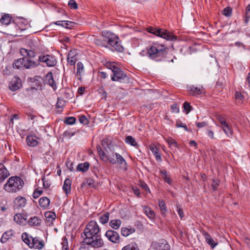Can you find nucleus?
Listing matches in <instances>:
<instances>
[{"label":"nucleus","mask_w":250,"mask_h":250,"mask_svg":"<svg viewBox=\"0 0 250 250\" xmlns=\"http://www.w3.org/2000/svg\"><path fill=\"white\" fill-rule=\"evenodd\" d=\"M166 53V48L164 45L154 43L146 48V55L151 60L160 61Z\"/></svg>","instance_id":"1"},{"label":"nucleus","mask_w":250,"mask_h":250,"mask_svg":"<svg viewBox=\"0 0 250 250\" xmlns=\"http://www.w3.org/2000/svg\"><path fill=\"white\" fill-rule=\"evenodd\" d=\"M39 46V40L38 39H32L30 41L28 48H21L20 53L21 56H27L32 60L40 50Z\"/></svg>","instance_id":"2"},{"label":"nucleus","mask_w":250,"mask_h":250,"mask_svg":"<svg viewBox=\"0 0 250 250\" xmlns=\"http://www.w3.org/2000/svg\"><path fill=\"white\" fill-rule=\"evenodd\" d=\"M23 185L24 182L20 177L12 176L8 179L4 188L9 192H16L21 190Z\"/></svg>","instance_id":"3"},{"label":"nucleus","mask_w":250,"mask_h":250,"mask_svg":"<svg viewBox=\"0 0 250 250\" xmlns=\"http://www.w3.org/2000/svg\"><path fill=\"white\" fill-rule=\"evenodd\" d=\"M22 58L14 61L13 66L14 68L27 69H33L39 65L37 62L34 61L27 56H22Z\"/></svg>","instance_id":"4"},{"label":"nucleus","mask_w":250,"mask_h":250,"mask_svg":"<svg viewBox=\"0 0 250 250\" xmlns=\"http://www.w3.org/2000/svg\"><path fill=\"white\" fill-rule=\"evenodd\" d=\"M21 237L24 243L27 244L30 248L41 250L44 247L43 241L41 240L39 237H33L29 236L26 233H23Z\"/></svg>","instance_id":"5"},{"label":"nucleus","mask_w":250,"mask_h":250,"mask_svg":"<svg viewBox=\"0 0 250 250\" xmlns=\"http://www.w3.org/2000/svg\"><path fill=\"white\" fill-rule=\"evenodd\" d=\"M146 30L152 34L167 40L172 41L176 38V37L164 29L155 28L152 27H148Z\"/></svg>","instance_id":"6"},{"label":"nucleus","mask_w":250,"mask_h":250,"mask_svg":"<svg viewBox=\"0 0 250 250\" xmlns=\"http://www.w3.org/2000/svg\"><path fill=\"white\" fill-rule=\"evenodd\" d=\"M83 233L85 238L92 237L95 235L99 234L100 233V228L97 223L94 221H91L86 225Z\"/></svg>","instance_id":"7"},{"label":"nucleus","mask_w":250,"mask_h":250,"mask_svg":"<svg viewBox=\"0 0 250 250\" xmlns=\"http://www.w3.org/2000/svg\"><path fill=\"white\" fill-rule=\"evenodd\" d=\"M109 69L112 71L113 75L111 79L113 81L122 82L126 78V75L120 68L113 64H109Z\"/></svg>","instance_id":"8"},{"label":"nucleus","mask_w":250,"mask_h":250,"mask_svg":"<svg viewBox=\"0 0 250 250\" xmlns=\"http://www.w3.org/2000/svg\"><path fill=\"white\" fill-rule=\"evenodd\" d=\"M84 241L86 244L90 245L94 248H100L104 245L100 234L85 238Z\"/></svg>","instance_id":"9"},{"label":"nucleus","mask_w":250,"mask_h":250,"mask_svg":"<svg viewBox=\"0 0 250 250\" xmlns=\"http://www.w3.org/2000/svg\"><path fill=\"white\" fill-rule=\"evenodd\" d=\"M37 62L39 63L40 62L45 63L48 67H53L56 64L57 61L53 55L42 54L38 57Z\"/></svg>","instance_id":"10"},{"label":"nucleus","mask_w":250,"mask_h":250,"mask_svg":"<svg viewBox=\"0 0 250 250\" xmlns=\"http://www.w3.org/2000/svg\"><path fill=\"white\" fill-rule=\"evenodd\" d=\"M118 41V37L112 36L107 38V42L108 44L113 47V49L118 52H122L124 50V48L119 42Z\"/></svg>","instance_id":"11"},{"label":"nucleus","mask_w":250,"mask_h":250,"mask_svg":"<svg viewBox=\"0 0 250 250\" xmlns=\"http://www.w3.org/2000/svg\"><path fill=\"white\" fill-rule=\"evenodd\" d=\"M21 81L18 77H14L11 81L9 85V89L15 91L21 87Z\"/></svg>","instance_id":"12"},{"label":"nucleus","mask_w":250,"mask_h":250,"mask_svg":"<svg viewBox=\"0 0 250 250\" xmlns=\"http://www.w3.org/2000/svg\"><path fill=\"white\" fill-rule=\"evenodd\" d=\"M105 236L111 242L115 243H118L120 236L119 234L113 230H108L106 232Z\"/></svg>","instance_id":"13"},{"label":"nucleus","mask_w":250,"mask_h":250,"mask_svg":"<svg viewBox=\"0 0 250 250\" xmlns=\"http://www.w3.org/2000/svg\"><path fill=\"white\" fill-rule=\"evenodd\" d=\"M154 248L156 250H169L170 246L166 240H161L154 244Z\"/></svg>","instance_id":"14"},{"label":"nucleus","mask_w":250,"mask_h":250,"mask_svg":"<svg viewBox=\"0 0 250 250\" xmlns=\"http://www.w3.org/2000/svg\"><path fill=\"white\" fill-rule=\"evenodd\" d=\"M77 51L76 50H72L69 51L67 55V62H68L72 65H73L75 64L77 61Z\"/></svg>","instance_id":"15"},{"label":"nucleus","mask_w":250,"mask_h":250,"mask_svg":"<svg viewBox=\"0 0 250 250\" xmlns=\"http://www.w3.org/2000/svg\"><path fill=\"white\" fill-rule=\"evenodd\" d=\"M188 91L190 92L191 94L194 96H198L203 92L204 89L202 87H197L192 85L188 87Z\"/></svg>","instance_id":"16"},{"label":"nucleus","mask_w":250,"mask_h":250,"mask_svg":"<svg viewBox=\"0 0 250 250\" xmlns=\"http://www.w3.org/2000/svg\"><path fill=\"white\" fill-rule=\"evenodd\" d=\"M202 234L204 236L206 242L211 246L212 248H214L217 245V243H215L213 239L207 232L204 231L202 232Z\"/></svg>","instance_id":"17"},{"label":"nucleus","mask_w":250,"mask_h":250,"mask_svg":"<svg viewBox=\"0 0 250 250\" xmlns=\"http://www.w3.org/2000/svg\"><path fill=\"white\" fill-rule=\"evenodd\" d=\"M27 144L29 146H35L38 144L37 137L33 135L28 136L26 138Z\"/></svg>","instance_id":"18"},{"label":"nucleus","mask_w":250,"mask_h":250,"mask_svg":"<svg viewBox=\"0 0 250 250\" xmlns=\"http://www.w3.org/2000/svg\"><path fill=\"white\" fill-rule=\"evenodd\" d=\"M99 154L102 160L105 162L108 161L112 164H116V160L113 158L108 156L104 151L101 150V151L99 152Z\"/></svg>","instance_id":"19"},{"label":"nucleus","mask_w":250,"mask_h":250,"mask_svg":"<svg viewBox=\"0 0 250 250\" xmlns=\"http://www.w3.org/2000/svg\"><path fill=\"white\" fill-rule=\"evenodd\" d=\"M14 220L19 225H23L25 224L26 219L24 217L23 214L18 213L14 215Z\"/></svg>","instance_id":"20"},{"label":"nucleus","mask_w":250,"mask_h":250,"mask_svg":"<svg viewBox=\"0 0 250 250\" xmlns=\"http://www.w3.org/2000/svg\"><path fill=\"white\" fill-rule=\"evenodd\" d=\"M14 235L13 231L10 230L6 231L3 234L0 239V242L2 243H5L7 241L11 238Z\"/></svg>","instance_id":"21"},{"label":"nucleus","mask_w":250,"mask_h":250,"mask_svg":"<svg viewBox=\"0 0 250 250\" xmlns=\"http://www.w3.org/2000/svg\"><path fill=\"white\" fill-rule=\"evenodd\" d=\"M115 155L116 158V163H118L123 167H126L127 163L125 159L119 153H115Z\"/></svg>","instance_id":"22"},{"label":"nucleus","mask_w":250,"mask_h":250,"mask_svg":"<svg viewBox=\"0 0 250 250\" xmlns=\"http://www.w3.org/2000/svg\"><path fill=\"white\" fill-rule=\"evenodd\" d=\"M50 204V200L46 197H42L39 200L40 206L43 208H46Z\"/></svg>","instance_id":"23"},{"label":"nucleus","mask_w":250,"mask_h":250,"mask_svg":"<svg viewBox=\"0 0 250 250\" xmlns=\"http://www.w3.org/2000/svg\"><path fill=\"white\" fill-rule=\"evenodd\" d=\"M16 25L21 30H25L27 26V21L24 19H19L16 23Z\"/></svg>","instance_id":"24"},{"label":"nucleus","mask_w":250,"mask_h":250,"mask_svg":"<svg viewBox=\"0 0 250 250\" xmlns=\"http://www.w3.org/2000/svg\"><path fill=\"white\" fill-rule=\"evenodd\" d=\"M71 186V181L69 179H66L64 182L62 188L67 195L70 192Z\"/></svg>","instance_id":"25"},{"label":"nucleus","mask_w":250,"mask_h":250,"mask_svg":"<svg viewBox=\"0 0 250 250\" xmlns=\"http://www.w3.org/2000/svg\"><path fill=\"white\" fill-rule=\"evenodd\" d=\"M41 223V219L37 216H34L31 217L28 223L30 226H38L40 225Z\"/></svg>","instance_id":"26"},{"label":"nucleus","mask_w":250,"mask_h":250,"mask_svg":"<svg viewBox=\"0 0 250 250\" xmlns=\"http://www.w3.org/2000/svg\"><path fill=\"white\" fill-rule=\"evenodd\" d=\"M144 211L146 215L150 219H153L155 217V213L153 210L149 207H144Z\"/></svg>","instance_id":"27"},{"label":"nucleus","mask_w":250,"mask_h":250,"mask_svg":"<svg viewBox=\"0 0 250 250\" xmlns=\"http://www.w3.org/2000/svg\"><path fill=\"white\" fill-rule=\"evenodd\" d=\"M46 80L48 81V84L54 89L56 88V84L55 82L52 72H49L46 75Z\"/></svg>","instance_id":"28"},{"label":"nucleus","mask_w":250,"mask_h":250,"mask_svg":"<svg viewBox=\"0 0 250 250\" xmlns=\"http://www.w3.org/2000/svg\"><path fill=\"white\" fill-rule=\"evenodd\" d=\"M135 230L134 228H123L121 230V233L123 236L127 237L129 235L134 233Z\"/></svg>","instance_id":"29"},{"label":"nucleus","mask_w":250,"mask_h":250,"mask_svg":"<svg viewBox=\"0 0 250 250\" xmlns=\"http://www.w3.org/2000/svg\"><path fill=\"white\" fill-rule=\"evenodd\" d=\"M121 223L120 219L112 220L109 222V226L113 229H117L121 226Z\"/></svg>","instance_id":"30"},{"label":"nucleus","mask_w":250,"mask_h":250,"mask_svg":"<svg viewBox=\"0 0 250 250\" xmlns=\"http://www.w3.org/2000/svg\"><path fill=\"white\" fill-rule=\"evenodd\" d=\"M89 167V164L88 162L81 163L77 166V170L80 171L85 172L88 169Z\"/></svg>","instance_id":"31"},{"label":"nucleus","mask_w":250,"mask_h":250,"mask_svg":"<svg viewBox=\"0 0 250 250\" xmlns=\"http://www.w3.org/2000/svg\"><path fill=\"white\" fill-rule=\"evenodd\" d=\"M26 202V200L25 198L22 197H19L16 199L15 201V203L19 207H23L25 205Z\"/></svg>","instance_id":"32"},{"label":"nucleus","mask_w":250,"mask_h":250,"mask_svg":"<svg viewBox=\"0 0 250 250\" xmlns=\"http://www.w3.org/2000/svg\"><path fill=\"white\" fill-rule=\"evenodd\" d=\"M46 220L47 222L52 223L56 218V214L53 212H47L44 214Z\"/></svg>","instance_id":"33"},{"label":"nucleus","mask_w":250,"mask_h":250,"mask_svg":"<svg viewBox=\"0 0 250 250\" xmlns=\"http://www.w3.org/2000/svg\"><path fill=\"white\" fill-rule=\"evenodd\" d=\"M222 128L225 134L229 137H231L232 135V130L229 125L228 124L222 126Z\"/></svg>","instance_id":"34"},{"label":"nucleus","mask_w":250,"mask_h":250,"mask_svg":"<svg viewBox=\"0 0 250 250\" xmlns=\"http://www.w3.org/2000/svg\"><path fill=\"white\" fill-rule=\"evenodd\" d=\"M150 149L155 156L156 159L157 160L161 159V157L160 154L159 153L158 149L155 145H151L150 146Z\"/></svg>","instance_id":"35"},{"label":"nucleus","mask_w":250,"mask_h":250,"mask_svg":"<svg viewBox=\"0 0 250 250\" xmlns=\"http://www.w3.org/2000/svg\"><path fill=\"white\" fill-rule=\"evenodd\" d=\"M9 173L6 168L0 171V182L2 183L8 176Z\"/></svg>","instance_id":"36"},{"label":"nucleus","mask_w":250,"mask_h":250,"mask_svg":"<svg viewBox=\"0 0 250 250\" xmlns=\"http://www.w3.org/2000/svg\"><path fill=\"white\" fill-rule=\"evenodd\" d=\"M12 17L9 15H5L1 18L0 22L2 24L8 25L11 21Z\"/></svg>","instance_id":"37"},{"label":"nucleus","mask_w":250,"mask_h":250,"mask_svg":"<svg viewBox=\"0 0 250 250\" xmlns=\"http://www.w3.org/2000/svg\"><path fill=\"white\" fill-rule=\"evenodd\" d=\"M125 142L126 143L129 144L132 146H137V143L135 139L131 136H127L126 137Z\"/></svg>","instance_id":"38"},{"label":"nucleus","mask_w":250,"mask_h":250,"mask_svg":"<svg viewBox=\"0 0 250 250\" xmlns=\"http://www.w3.org/2000/svg\"><path fill=\"white\" fill-rule=\"evenodd\" d=\"M109 212H106L99 218V221L102 224H104L108 222L109 220Z\"/></svg>","instance_id":"39"},{"label":"nucleus","mask_w":250,"mask_h":250,"mask_svg":"<svg viewBox=\"0 0 250 250\" xmlns=\"http://www.w3.org/2000/svg\"><path fill=\"white\" fill-rule=\"evenodd\" d=\"M159 206L162 212V215L164 216L167 211L166 204L163 200L159 201Z\"/></svg>","instance_id":"40"},{"label":"nucleus","mask_w":250,"mask_h":250,"mask_svg":"<svg viewBox=\"0 0 250 250\" xmlns=\"http://www.w3.org/2000/svg\"><path fill=\"white\" fill-rule=\"evenodd\" d=\"M111 145V141L107 139H104L102 141V145L104 149L107 151V149H110V146Z\"/></svg>","instance_id":"41"},{"label":"nucleus","mask_w":250,"mask_h":250,"mask_svg":"<svg viewBox=\"0 0 250 250\" xmlns=\"http://www.w3.org/2000/svg\"><path fill=\"white\" fill-rule=\"evenodd\" d=\"M122 250H139V249L136 244H130L125 246Z\"/></svg>","instance_id":"42"},{"label":"nucleus","mask_w":250,"mask_h":250,"mask_svg":"<svg viewBox=\"0 0 250 250\" xmlns=\"http://www.w3.org/2000/svg\"><path fill=\"white\" fill-rule=\"evenodd\" d=\"M64 23H62V26L68 29H71L74 27V25L76 24V23L70 21H63Z\"/></svg>","instance_id":"43"},{"label":"nucleus","mask_w":250,"mask_h":250,"mask_svg":"<svg viewBox=\"0 0 250 250\" xmlns=\"http://www.w3.org/2000/svg\"><path fill=\"white\" fill-rule=\"evenodd\" d=\"M64 105V101L63 100L59 98L56 104V108L58 109L59 111H62V107Z\"/></svg>","instance_id":"44"},{"label":"nucleus","mask_w":250,"mask_h":250,"mask_svg":"<svg viewBox=\"0 0 250 250\" xmlns=\"http://www.w3.org/2000/svg\"><path fill=\"white\" fill-rule=\"evenodd\" d=\"M167 142L170 146H174L175 147H178V146L176 141L171 137H168Z\"/></svg>","instance_id":"45"},{"label":"nucleus","mask_w":250,"mask_h":250,"mask_svg":"<svg viewBox=\"0 0 250 250\" xmlns=\"http://www.w3.org/2000/svg\"><path fill=\"white\" fill-rule=\"evenodd\" d=\"M84 69L83 65L81 62H78L77 64V74L81 75Z\"/></svg>","instance_id":"46"},{"label":"nucleus","mask_w":250,"mask_h":250,"mask_svg":"<svg viewBox=\"0 0 250 250\" xmlns=\"http://www.w3.org/2000/svg\"><path fill=\"white\" fill-rule=\"evenodd\" d=\"M219 184H220L219 180H218L217 179H213L212 180V183H211V188H212V189L214 191L216 190L217 189L219 185Z\"/></svg>","instance_id":"47"},{"label":"nucleus","mask_w":250,"mask_h":250,"mask_svg":"<svg viewBox=\"0 0 250 250\" xmlns=\"http://www.w3.org/2000/svg\"><path fill=\"white\" fill-rule=\"evenodd\" d=\"M80 122L84 125L88 124V120L84 115H80L79 116Z\"/></svg>","instance_id":"48"},{"label":"nucleus","mask_w":250,"mask_h":250,"mask_svg":"<svg viewBox=\"0 0 250 250\" xmlns=\"http://www.w3.org/2000/svg\"><path fill=\"white\" fill-rule=\"evenodd\" d=\"M68 5L71 9H77L78 8L77 3L74 0H69Z\"/></svg>","instance_id":"49"},{"label":"nucleus","mask_w":250,"mask_h":250,"mask_svg":"<svg viewBox=\"0 0 250 250\" xmlns=\"http://www.w3.org/2000/svg\"><path fill=\"white\" fill-rule=\"evenodd\" d=\"M183 107L187 114H188L191 111L192 108L189 104L187 102H185L184 103Z\"/></svg>","instance_id":"50"},{"label":"nucleus","mask_w":250,"mask_h":250,"mask_svg":"<svg viewBox=\"0 0 250 250\" xmlns=\"http://www.w3.org/2000/svg\"><path fill=\"white\" fill-rule=\"evenodd\" d=\"M232 12V9L229 7H227L223 10V14L227 17H229L231 15Z\"/></svg>","instance_id":"51"},{"label":"nucleus","mask_w":250,"mask_h":250,"mask_svg":"<svg viewBox=\"0 0 250 250\" xmlns=\"http://www.w3.org/2000/svg\"><path fill=\"white\" fill-rule=\"evenodd\" d=\"M42 193V191L40 190L39 188H36L33 193V197L35 199L38 198Z\"/></svg>","instance_id":"52"},{"label":"nucleus","mask_w":250,"mask_h":250,"mask_svg":"<svg viewBox=\"0 0 250 250\" xmlns=\"http://www.w3.org/2000/svg\"><path fill=\"white\" fill-rule=\"evenodd\" d=\"M75 122L76 118L73 117H68L65 121V123L67 125H73Z\"/></svg>","instance_id":"53"},{"label":"nucleus","mask_w":250,"mask_h":250,"mask_svg":"<svg viewBox=\"0 0 250 250\" xmlns=\"http://www.w3.org/2000/svg\"><path fill=\"white\" fill-rule=\"evenodd\" d=\"M176 125L177 127H183L186 131H188V128L187 125L185 124H183L182 122H177Z\"/></svg>","instance_id":"54"},{"label":"nucleus","mask_w":250,"mask_h":250,"mask_svg":"<svg viewBox=\"0 0 250 250\" xmlns=\"http://www.w3.org/2000/svg\"><path fill=\"white\" fill-rule=\"evenodd\" d=\"M217 119L219 121V122L220 123V124H221L222 126H223V125H225L227 124V123L226 121V120L222 116H218L217 117Z\"/></svg>","instance_id":"55"},{"label":"nucleus","mask_w":250,"mask_h":250,"mask_svg":"<svg viewBox=\"0 0 250 250\" xmlns=\"http://www.w3.org/2000/svg\"><path fill=\"white\" fill-rule=\"evenodd\" d=\"M140 186L144 189L146 191H148L150 192V190L149 189V188L148 187L147 185L144 182H141L140 184Z\"/></svg>","instance_id":"56"},{"label":"nucleus","mask_w":250,"mask_h":250,"mask_svg":"<svg viewBox=\"0 0 250 250\" xmlns=\"http://www.w3.org/2000/svg\"><path fill=\"white\" fill-rule=\"evenodd\" d=\"M177 211L181 219H182L184 216V214L182 208L179 206H177Z\"/></svg>","instance_id":"57"},{"label":"nucleus","mask_w":250,"mask_h":250,"mask_svg":"<svg viewBox=\"0 0 250 250\" xmlns=\"http://www.w3.org/2000/svg\"><path fill=\"white\" fill-rule=\"evenodd\" d=\"M235 96V98L238 100H242L244 98V96L241 93L239 92H236Z\"/></svg>","instance_id":"58"},{"label":"nucleus","mask_w":250,"mask_h":250,"mask_svg":"<svg viewBox=\"0 0 250 250\" xmlns=\"http://www.w3.org/2000/svg\"><path fill=\"white\" fill-rule=\"evenodd\" d=\"M132 190L134 194L139 197L140 196V189L137 187L132 188Z\"/></svg>","instance_id":"59"},{"label":"nucleus","mask_w":250,"mask_h":250,"mask_svg":"<svg viewBox=\"0 0 250 250\" xmlns=\"http://www.w3.org/2000/svg\"><path fill=\"white\" fill-rule=\"evenodd\" d=\"M27 115L28 116V119L31 120H34L37 117L35 115L31 113H27Z\"/></svg>","instance_id":"60"},{"label":"nucleus","mask_w":250,"mask_h":250,"mask_svg":"<svg viewBox=\"0 0 250 250\" xmlns=\"http://www.w3.org/2000/svg\"><path fill=\"white\" fill-rule=\"evenodd\" d=\"M196 124L199 128L203 127L207 125V123L205 122L196 123Z\"/></svg>","instance_id":"61"},{"label":"nucleus","mask_w":250,"mask_h":250,"mask_svg":"<svg viewBox=\"0 0 250 250\" xmlns=\"http://www.w3.org/2000/svg\"><path fill=\"white\" fill-rule=\"evenodd\" d=\"M171 109L173 112L178 113L179 112V108L177 107V105L176 104H173L171 106Z\"/></svg>","instance_id":"62"},{"label":"nucleus","mask_w":250,"mask_h":250,"mask_svg":"<svg viewBox=\"0 0 250 250\" xmlns=\"http://www.w3.org/2000/svg\"><path fill=\"white\" fill-rule=\"evenodd\" d=\"M163 179L165 180V182L167 183L168 184L170 185L171 184V180L170 177L167 176L164 177Z\"/></svg>","instance_id":"63"},{"label":"nucleus","mask_w":250,"mask_h":250,"mask_svg":"<svg viewBox=\"0 0 250 250\" xmlns=\"http://www.w3.org/2000/svg\"><path fill=\"white\" fill-rule=\"evenodd\" d=\"M246 13H247V17H250V4L246 8Z\"/></svg>","instance_id":"64"}]
</instances>
